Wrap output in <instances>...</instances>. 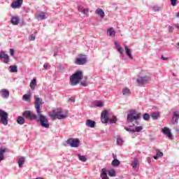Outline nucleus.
Segmentation results:
<instances>
[{
  "label": "nucleus",
  "mask_w": 179,
  "mask_h": 179,
  "mask_svg": "<svg viewBox=\"0 0 179 179\" xmlns=\"http://www.w3.org/2000/svg\"><path fill=\"white\" fill-rule=\"evenodd\" d=\"M68 110L63 111L62 109H58L57 110H53L49 113V116L52 120H65L68 118Z\"/></svg>",
  "instance_id": "obj_1"
},
{
  "label": "nucleus",
  "mask_w": 179,
  "mask_h": 179,
  "mask_svg": "<svg viewBox=\"0 0 179 179\" xmlns=\"http://www.w3.org/2000/svg\"><path fill=\"white\" fill-rule=\"evenodd\" d=\"M116 142L117 145H118L119 146H122V143H124V140H122V138H117Z\"/></svg>",
  "instance_id": "obj_41"
},
{
  "label": "nucleus",
  "mask_w": 179,
  "mask_h": 179,
  "mask_svg": "<svg viewBox=\"0 0 179 179\" xmlns=\"http://www.w3.org/2000/svg\"><path fill=\"white\" fill-rule=\"evenodd\" d=\"M143 120H145V121H149V118H150V115H149V113H145L143 116Z\"/></svg>",
  "instance_id": "obj_42"
},
{
  "label": "nucleus",
  "mask_w": 179,
  "mask_h": 179,
  "mask_svg": "<svg viewBox=\"0 0 179 179\" xmlns=\"http://www.w3.org/2000/svg\"><path fill=\"white\" fill-rule=\"evenodd\" d=\"M168 29H169V33H173V31H174V28L171 26H169Z\"/></svg>",
  "instance_id": "obj_48"
},
{
  "label": "nucleus",
  "mask_w": 179,
  "mask_h": 179,
  "mask_svg": "<svg viewBox=\"0 0 179 179\" xmlns=\"http://www.w3.org/2000/svg\"><path fill=\"white\" fill-rule=\"evenodd\" d=\"M178 120H179V112L175 111L173 112L172 124H178Z\"/></svg>",
  "instance_id": "obj_16"
},
{
  "label": "nucleus",
  "mask_w": 179,
  "mask_h": 179,
  "mask_svg": "<svg viewBox=\"0 0 179 179\" xmlns=\"http://www.w3.org/2000/svg\"><path fill=\"white\" fill-rule=\"evenodd\" d=\"M92 104L94 106H96V107L101 108L104 106V101H94L92 102Z\"/></svg>",
  "instance_id": "obj_25"
},
{
  "label": "nucleus",
  "mask_w": 179,
  "mask_h": 179,
  "mask_svg": "<svg viewBox=\"0 0 179 179\" xmlns=\"http://www.w3.org/2000/svg\"><path fill=\"white\" fill-rule=\"evenodd\" d=\"M120 160L117 159L116 158L114 159V160L112 162V164L117 167V166H120Z\"/></svg>",
  "instance_id": "obj_39"
},
{
  "label": "nucleus",
  "mask_w": 179,
  "mask_h": 179,
  "mask_svg": "<svg viewBox=\"0 0 179 179\" xmlns=\"http://www.w3.org/2000/svg\"><path fill=\"white\" fill-rule=\"evenodd\" d=\"M38 117L36 120L38 122H40L41 127L43 128H50V122H48V118L47 116L43 115L41 112L40 113H37Z\"/></svg>",
  "instance_id": "obj_4"
},
{
  "label": "nucleus",
  "mask_w": 179,
  "mask_h": 179,
  "mask_svg": "<svg viewBox=\"0 0 179 179\" xmlns=\"http://www.w3.org/2000/svg\"><path fill=\"white\" fill-rule=\"evenodd\" d=\"M101 121L103 124L108 123V110H104L101 114Z\"/></svg>",
  "instance_id": "obj_11"
},
{
  "label": "nucleus",
  "mask_w": 179,
  "mask_h": 179,
  "mask_svg": "<svg viewBox=\"0 0 179 179\" xmlns=\"http://www.w3.org/2000/svg\"><path fill=\"white\" fill-rule=\"evenodd\" d=\"M38 17L39 20H44L45 19H47V15H45V13L41 12V13H39Z\"/></svg>",
  "instance_id": "obj_29"
},
{
  "label": "nucleus",
  "mask_w": 179,
  "mask_h": 179,
  "mask_svg": "<svg viewBox=\"0 0 179 179\" xmlns=\"http://www.w3.org/2000/svg\"><path fill=\"white\" fill-rule=\"evenodd\" d=\"M66 143L69 145L71 148H78L80 141L78 138H69Z\"/></svg>",
  "instance_id": "obj_9"
},
{
  "label": "nucleus",
  "mask_w": 179,
  "mask_h": 179,
  "mask_svg": "<svg viewBox=\"0 0 179 179\" xmlns=\"http://www.w3.org/2000/svg\"><path fill=\"white\" fill-rule=\"evenodd\" d=\"M152 10H154V12H159V10H160V7L157 6H153Z\"/></svg>",
  "instance_id": "obj_45"
},
{
  "label": "nucleus",
  "mask_w": 179,
  "mask_h": 179,
  "mask_svg": "<svg viewBox=\"0 0 179 179\" xmlns=\"http://www.w3.org/2000/svg\"><path fill=\"white\" fill-rule=\"evenodd\" d=\"M20 22V17H19L18 16H13L11 17V23L14 26H17V24H19Z\"/></svg>",
  "instance_id": "obj_19"
},
{
  "label": "nucleus",
  "mask_w": 179,
  "mask_h": 179,
  "mask_svg": "<svg viewBox=\"0 0 179 179\" xmlns=\"http://www.w3.org/2000/svg\"><path fill=\"white\" fill-rule=\"evenodd\" d=\"M110 124H116L117 119V117L113 116L112 118L109 119Z\"/></svg>",
  "instance_id": "obj_40"
},
{
  "label": "nucleus",
  "mask_w": 179,
  "mask_h": 179,
  "mask_svg": "<svg viewBox=\"0 0 179 179\" xmlns=\"http://www.w3.org/2000/svg\"><path fill=\"white\" fill-rule=\"evenodd\" d=\"M10 54L12 57H13V55H15V50L13 49H10Z\"/></svg>",
  "instance_id": "obj_52"
},
{
  "label": "nucleus",
  "mask_w": 179,
  "mask_h": 179,
  "mask_svg": "<svg viewBox=\"0 0 179 179\" xmlns=\"http://www.w3.org/2000/svg\"><path fill=\"white\" fill-rule=\"evenodd\" d=\"M80 85L82 86H84V87H86V86H87V81L81 82Z\"/></svg>",
  "instance_id": "obj_51"
},
{
  "label": "nucleus",
  "mask_w": 179,
  "mask_h": 179,
  "mask_svg": "<svg viewBox=\"0 0 179 179\" xmlns=\"http://www.w3.org/2000/svg\"><path fill=\"white\" fill-rule=\"evenodd\" d=\"M36 179H44V178L41 177H38V178H36Z\"/></svg>",
  "instance_id": "obj_59"
},
{
  "label": "nucleus",
  "mask_w": 179,
  "mask_h": 179,
  "mask_svg": "<svg viewBox=\"0 0 179 179\" xmlns=\"http://www.w3.org/2000/svg\"><path fill=\"white\" fill-rule=\"evenodd\" d=\"M96 15H99L101 19H103L106 15L103 9L99 8L95 10Z\"/></svg>",
  "instance_id": "obj_23"
},
{
  "label": "nucleus",
  "mask_w": 179,
  "mask_h": 179,
  "mask_svg": "<svg viewBox=\"0 0 179 179\" xmlns=\"http://www.w3.org/2000/svg\"><path fill=\"white\" fill-rule=\"evenodd\" d=\"M78 157L80 162H87V158L85 155H80V154H78Z\"/></svg>",
  "instance_id": "obj_34"
},
{
  "label": "nucleus",
  "mask_w": 179,
  "mask_h": 179,
  "mask_svg": "<svg viewBox=\"0 0 179 179\" xmlns=\"http://www.w3.org/2000/svg\"><path fill=\"white\" fill-rule=\"evenodd\" d=\"M29 40L30 41H34V40H36V34H31L29 36Z\"/></svg>",
  "instance_id": "obj_44"
},
{
  "label": "nucleus",
  "mask_w": 179,
  "mask_h": 179,
  "mask_svg": "<svg viewBox=\"0 0 179 179\" xmlns=\"http://www.w3.org/2000/svg\"><path fill=\"white\" fill-rule=\"evenodd\" d=\"M162 134H164V135H166L169 139H173V135L171 134V131H170V129H169L168 127H164L162 129Z\"/></svg>",
  "instance_id": "obj_13"
},
{
  "label": "nucleus",
  "mask_w": 179,
  "mask_h": 179,
  "mask_svg": "<svg viewBox=\"0 0 179 179\" xmlns=\"http://www.w3.org/2000/svg\"><path fill=\"white\" fill-rule=\"evenodd\" d=\"M177 45H178V46H179V43H177Z\"/></svg>",
  "instance_id": "obj_63"
},
{
  "label": "nucleus",
  "mask_w": 179,
  "mask_h": 179,
  "mask_svg": "<svg viewBox=\"0 0 179 179\" xmlns=\"http://www.w3.org/2000/svg\"><path fill=\"white\" fill-rule=\"evenodd\" d=\"M152 120H158L160 117V113L159 112H153L151 114Z\"/></svg>",
  "instance_id": "obj_30"
},
{
  "label": "nucleus",
  "mask_w": 179,
  "mask_h": 179,
  "mask_svg": "<svg viewBox=\"0 0 179 179\" xmlns=\"http://www.w3.org/2000/svg\"><path fill=\"white\" fill-rule=\"evenodd\" d=\"M131 166L134 170L139 169V160H138V158H134V161L131 162Z\"/></svg>",
  "instance_id": "obj_15"
},
{
  "label": "nucleus",
  "mask_w": 179,
  "mask_h": 179,
  "mask_svg": "<svg viewBox=\"0 0 179 179\" xmlns=\"http://www.w3.org/2000/svg\"><path fill=\"white\" fill-rule=\"evenodd\" d=\"M108 174L110 177H115L116 173H115V170L114 169H110L108 171Z\"/></svg>",
  "instance_id": "obj_36"
},
{
  "label": "nucleus",
  "mask_w": 179,
  "mask_h": 179,
  "mask_svg": "<svg viewBox=\"0 0 179 179\" xmlns=\"http://www.w3.org/2000/svg\"><path fill=\"white\" fill-rule=\"evenodd\" d=\"M31 90H34L36 89V86H37V80L36 78H34L29 85Z\"/></svg>",
  "instance_id": "obj_26"
},
{
  "label": "nucleus",
  "mask_w": 179,
  "mask_h": 179,
  "mask_svg": "<svg viewBox=\"0 0 179 179\" xmlns=\"http://www.w3.org/2000/svg\"><path fill=\"white\" fill-rule=\"evenodd\" d=\"M9 115L5 112V110H1V124H3L5 127L8 125L9 122Z\"/></svg>",
  "instance_id": "obj_6"
},
{
  "label": "nucleus",
  "mask_w": 179,
  "mask_h": 179,
  "mask_svg": "<svg viewBox=\"0 0 179 179\" xmlns=\"http://www.w3.org/2000/svg\"><path fill=\"white\" fill-rule=\"evenodd\" d=\"M116 157H117V156H115V157H114V159H115Z\"/></svg>",
  "instance_id": "obj_61"
},
{
  "label": "nucleus",
  "mask_w": 179,
  "mask_h": 179,
  "mask_svg": "<svg viewBox=\"0 0 179 179\" xmlns=\"http://www.w3.org/2000/svg\"><path fill=\"white\" fill-rule=\"evenodd\" d=\"M176 17H178L179 19V12L178 13H176Z\"/></svg>",
  "instance_id": "obj_57"
},
{
  "label": "nucleus",
  "mask_w": 179,
  "mask_h": 179,
  "mask_svg": "<svg viewBox=\"0 0 179 179\" xmlns=\"http://www.w3.org/2000/svg\"><path fill=\"white\" fill-rule=\"evenodd\" d=\"M30 97H31V92L29 91V94L23 95L22 100L24 101H30Z\"/></svg>",
  "instance_id": "obj_31"
},
{
  "label": "nucleus",
  "mask_w": 179,
  "mask_h": 179,
  "mask_svg": "<svg viewBox=\"0 0 179 179\" xmlns=\"http://www.w3.org/2000/svg\"><path fill=\"white\" fill-rule=\"evenodd\" d=\"M161 58H162V59H163V61H167V59H169L168 57H164V55H162V56H161Z\"/></svg>",
  "instance_id": "obj_53"
},
{
  "label": "nucleus",
  "mask_w": 179,
  "mask_h": 179,
  "mask_svg": "<svg viewBox=\"0 0 179 179\" xmlns=\"http://www.w3.org/2000/svg\"><path fill=\"white\" fill-rule=\"evenodd\" d=\"M0 117H1V109H0Z\"/></svg>",
  "instance_id": "obj_62"
},
{
  "label": "nucleus",
  "mask_w": 179,
  "mask_h": 179,
  "mask_svg": "<svg viewBox=\"0 0 179 179\" xmlns=\"http://www.w3.org/2000/svg\"><path fill=\"white\" fill-rule=\"evenodd\" d=\"M43 68H44L45 69H47V68H48V66L47 64H44V65H43Z\"/></svg>",
  "instance_id": "obj_56"
},
{
  "label": "nucleus",
  "mask_w": 179,
  "mask_h": 179,
  "mask_svg": "<svg viewBox=\"0 0 179 179\" xmlns=\"http://www.w3.org/2000/svg\"><path fill=\"white\" fill-rule=\"evenodd\" d=\"M0 59H1V53H0Z\"/></svg>",
  "instance_id": "obj_64"
},
{
  "label": "nucleus",
  "mask_w": 179,
  "mask_h": 179,
  "mask_svg": "<svg viewBox=\"0 0 179 179\" xmlns=\"http://www.w3.org/2000/svg\"><path fill=\"white\" fill-rule=\"evenodd\" d=\"M142 129H143V127L142 126L136 127L135 129H133V133L141 132V131H142Z\"/></svg>",
  "instance_id": "obj_38"
},
{
  "label": "nucleus",
  "mask_w": 179,
  "mask_h": 179,
  "mask_svg": "<svg viewBox=\"0 0 179 179\" xmlns=\"http://www.w3.org/2000/svg\"><path fill=\"white\" fill-rule=\"evenodd\" d=\"M24 164V157H21L18 159V166L22 167Z\"/></svg>",
  "instance_id": "obj_37"
},
{
  "label": "nucleus",
  "mask_w": 179,
  "mask_h": 179,
  "mask_svg": "<svg viewBox=\"0 0 179 179\" xmlns=\"http://www.w3.org/2000/svg\"><path fill=\"white\" fill-rule=\"evenodd\" d=\"M85 125H87V127H89V128H94V127H96V122L92 120H87L86 121Z\"/></svg>",
  "instance_id": "obj_22"
},
{
  "label": "nucleus",
  "mask_w": 179,
  "mask_h": 179,
  "mask_svg": "<svg viewBox=\"0 0 179 179\" xmlns=\"http://www.w3.org/2000/svg\"><path fill=\"white\" fill-rule=\"evenodd\" d=\"M124 50L127 55L129 58V59H134V56H132V53L131 52V49L128 48L127 45H124Z\"/></svg>",
  "instance_id": "obj_20"
},
{
  "label": "nucleus",
  "mask_w": 179,
  "mask_h": 179,
  "mask_svg": "<svg viewBox=\"0 0 179 179\" xmlns=\"http://www.w3.org/2000/svg\"><path fill=\"white\" fill-rule=\"evenodd\" d=\"M141 116L142 114L138 113L136 110H130L127 114V122L131 124V122H134V121H137Z\"/></svg>",
  "instance_id": "obj_3"
},
{
  "label": "nucleus",
  "mask_w": 179,
  "mask_h": 179,
  "mask_svg": "<svg viewBox=\"0 0 179 179\" xmlns=\"http://www.w3.org/2000/svg\"><path fill=\"white\" fill-rule=\"evenodd\" d=\"M115 45L116 47V50H117L118 52H120L121 57L124 58V50H122V48H121V46L120 45V43L117 41H115Z\"/></svg>",
  "instance_id": "obj_18"
},
{
  "label": "nucleus",
  "mask_w": 179,
  "mask_h": 179,
  "mask_svg": "<svg viewBox=\"0 0 179 179\" xmlns=\"http://www.w3.org/2000/svg\"><path fill=\"white\" fill-rule=\"evenodd\" d=\"M1 59H3V62H4V64H8L9 62V56L5 54L3 51H1Z\"/></svg>",
  "instance_id": "obj_17"
},
{
  "label": "nucleus",
  "mask_w": 179,
  "mask_h": 179,
  "mask_svg": "<svg viewBox=\"0 0 179 179\" xmlns=\"http://www.w3.org/2000/svg\"><path fill=\"white\" fill-rule=\"evenodd\" d=\"M147 162H148V164H150V163H151V160H150V158H147Z\"/></svg>",
  "instance_id": "obj_55"
},
{
  "label": "nucleus",
  "mask_w": 179,
  "mask_h": 179,
  "mask_svg": "<svg viewBox=\"0 0 179 179\" xmlns=\"http://www.w3.org/2000/svg\"><path fill=\"white\" fill-rule=\"evenodd\" d=\"M56 55H58V53L57 52H55L54 56L55 57Z\"/></svg>",
  "instance_id": "obj_58"
},
{
  "label": "nucleus",
  "mask_w": 179,
  "mask_h": 179,
  "mask_svg": "<svg viewBox=\"0 0 179 179\" xmlns=\"http://www.w3.org/2000/svg\"><path fill=\"white\" fill-rule=\"evenodd\" d=\"M10 72L12 73H15V72H17V66H10Z\"/></svg>",
  "instance_id": "obj_35"
},
{
  "label": "nucleus",
  "mask_w": 179,
  "mask_h": 179,
  "mask_svg": "<svg viewBox=\"0 0 179 179\" xmlns=\"http://www.w3.org/2000/svg\"><path fill=\"white\" fill-rule=\"evenodd\" d=\"M34 104L37 114H40V113H41V108H40V106L44 104V102H43V99L38 96H35Z\"/></svg>",
  "instance_id": "obj_7"
},
{
  "label": "nucleus",
  "mask_w": 179,
  "mask_h": 179,
  "mask_svg": "<svg viewBox=\"0 0 179 179\" xmlns=\"http://www.w3.org/2000/svg\"><path fill=\"white\" fill-rule=\"evenodd\" d=\"M85 8H83V6H78V10L82 13L83 10H84Z\"/></svg>",
  "instance_id": "obj_47"
},
{
  "label": "nucleus",
  "mask_w": 179,
  "mask_h": 179,
  "mask_svg": "<svg viewBox=\"0 0 179 179\" xmlns=\"http://www.w3.org/2000/svg\"><path fill=\"white\" fill-rule=\"evenodd\" d=\"M173 26H174V27L178 29V30H179V24H173Z\"/></svg>",
  "instance_id": "obj_54"
},
{
  "label": "nucleus",
  "mask_w": 179,
  "mask_h": 179,
  "mask_svg": "<svg viewBox=\"0 0 179 179\" xmlns=\"http://www.w3.org/2000/svg\"><path fill=\"white\" fill-rule=\"evenodd\" d=\"M159 157H163V152L160 151V150H156V155L153 156V159L157 160Z\"/></svg>",
  "instance_id": "obj_27"
},
{
  "label": "nucleus",
  "mask_w": 179,
  "mask_h": 179,
  "mask_svg": "<svg viewBox=\"0 0 179 179\" xmlns=\"http://www.w3.org/2000/svg\"><path fill=\"white\" fill-rule=\"evenodd\" d=\"M115 30H114L113 27H110L107 30V34L109 37H113V36H115Z\"/></svg>",
  "instance_id": "obj_24"
},
{
  "label": "nucleus",
  "mask_w": 179,
  "mask_h": 179,
  "mask_svg": "<svg viewBox=\"0 0 179 179\" xmlns=\"http://www.w3.org/2000/svg\"><path fill=\"white\" fill-rule=\"evenodd\" d=\"M101 178L102 179H108V176H107V170L106 169H102V172L101 173Z\"/></svg>",
  "instance_id": "obj_28"
},
{
  "label": "nucleus",
  "mask_w": 179,
  "mask_h": 179,
  "mask_svg": "<svg viewBox=\"0 0 179 179\" xmlns=\"http://www.w3.org/2000/svg\"><path fill=\"white\" fill-rule=\"evenodd\" d=\"M81 13H83L85 16H89V8H84Z\"/></svg>",
  "instance_id": "obj_43"
},
{
  "label": "nucleus",
  "mask_w": 179,
  "mask_h": 179,
  "mask_svg": "<svg viewBox=\"0 0 179 179\" xmlns=\"http://www.w3.org/2000/svg\"><path fill=\"white\" fill-rule=\"evenodd\" d=\"M17 124H19V125H23V124H24V122H25L24 117H23L22 116H19L17 118Z\"/></svg>",
  "instance_id": "obj_32"
},
{
  "label": "nucleus",
  "mask_w": 179,
  "mask_h": 179,
  "mask_svg": "<svg viewBox=\"0 0 179 179\" xmlns=\"http://www.w3.org/2000/svg\"><path fill=\"white\" fill-rule=\"evenodd\" d=\"M24 118L27 120H37V115L30 110H25L22 113Z\"/></svg>",
  "instance_id": "obj_8"
},
{
  "label": "nucleus",
  "mask_w": 179,
  "mask_h": 179,
  "mask_svg": "<svg viewBox=\"0 0 179 179\" xmlns=\"http://www.w3.org/2000/svg\"><path fill=\"white\" fill-rule=\"evenodd\" d=\"M123 96H129L131 94V90L128 89V87H124L122 90Z\"/></svg>",
  "instance_id": "obj_33"
},
{
  "label": "nucleus",
  "mask_w": 179,
  "mask_h": 179,
  "mask_svg": "<svg viewBox=\"0 0 179 179\" xmlns=\"http://www.w3.org/2000/svg\"><path fill=\"white\" fill-rule=\"evenodd\" d=\"M7 152H9V149L4 147L1 148V160L5 159V155H3V154Z\"/></svg>",
  "instance_id": "obj_21"
},
{
  "label": "nucleus",
  "mask_w": 179,
  "mask_h": 179,
  "mask_svg": "<svg viewBox=\"0 0 179 179\" xmlns=\"http://www.w3.org/2000/svg\"><path fill=\"white\" fill-rule=\"evenodd\" d=\"M23 5V0H14L11 3L13 9H20Z\"/></svg>",
  "instance_id": "obj_12"
},
{
  "label": "nucleus",
  "mask_w": 179,
  "mask_h": 179,
  "mask_svg": "<svg viewBox=\"0 0 179 179\" xmlns=\"http://www.w3.org/2000/svg\"><path fill=\"white\" fill-rule=\"evenodd\" d=\"M83 79V72L78 71L70 76V85L76 86Z\"/></svg>",
  "instance_id": "obj_2"
},
{
  "label": "nucleus",
  "mask_w": 179,
  "mask_h": 179,
  "mask_svg": "<svg viewBox=\"0 0 179 179\" xmlns=\"http://www.w3.org/2000/svg\"><path fill=\"white\" fill-rule=\"evenodd\" d=\"M124 129L127 131L128 132H133L134 129H131L130 127H124Z\"/></svg>",
  "instance_id": "obj_49"
},
{
  "label": "nucleus",
  "mask_w": 179,
  "mask_h": 179,
  "mask_svg": "<svg viewBox=\"0 0 179 179\" xmlns=\"http://www.w3.org/2000/svg\"><path fill=\"white\" fill-rule=\"evenodd\" d=\"M171 5H172V6H177V0H171Z\"/></svg>",
  "instance_id": "obj_46"
},
{
  "label": "nucleus",
  "mask_w": 179,
  "mask_h": 179,
  "mask_svg": "<svg viewBox=\"0 0 179 179\" xmlns=\"http://www.w3.org/2000/svg\"><path fill=\"white\" fill-rule=\"evenodd\" d=\"M136 82L140 86L148 85L150 82V76H138L136 78Z\"/></svg>",
  "instance_id": "obj_5"
},
{
  "label": "nucleus",
  "mask_w": 179,
  "mask_h": 179,
  "mask_svg": "<svg viewBox=\"0 0 179 179\" xmlns=\"http://www.w3.org/2000/svg\"><path fill=\"white\" fill-rule=\"evenodd\" d=\"M80 57L77 58L75 64L76 65H85L86 64V62H87V57L86 55H79Z\"/></svg>",
  "instance_id": "obj_10"
},
{
  "label": "nucleus",
  "mask_w": 179,
  "mask_h": 179,
  "mask_svg": "<svg viewBox=\"0 0 179 179\" xmlns=\"http://www.w3.org/2000/svg\"><path fill=\"white\" fill-rule=\"evenodd\" d=\"M0 162H1V149H0Z\"/></svg>",
  "instance_id": "obj_60"
},
{
  "label": "nucleus",
  "mask_w": 179,
  "mask_h": 179,
  "mask_svg": "<svg viewBox=\"0 0 179 179\" xmlns=\"http://www.w3.org/2000/svg\"><path fill=\"white\" fill-rule=\"evenodd\" d=\"M69 103H75V99L73 97H71L68 99Z\"/></svg>",
  "instance_id": "obj_50"
},
{
  "label": "nucleus",
  "mask_w": 179,
  "mask_h": 179,
  "mask_svg": "<svg viewBox=\"0 0 179 179\" xmlns=\"http://www.w3.org/2000/svg\"><path fill=\"white\" fill-rule=\"evenodd\" d=\"M1 97L3 99H4L5 100H7V99H9L10 92L8 90L6 89L1 90Z\"/></svg>",
  "instance_id": "obj_14"
}]
</instances>
